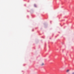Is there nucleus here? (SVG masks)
Masks as SVG:
<instances>
[{"label": "nucleus", "instance_id": "1", "mask_svg": "<svg viewBox=\"0 0 74 74\" xmlns=\"http://www.w3.org/2000/svg\"><path fill=\"white\" fill-rule=\"evenodd\" d=\"M69 71H70V70H69V69H67V70H66V73H69Z\"/></svg>", "mask_w": 74, "mask_h": 74}, {"label": "nucleus", "instance_id": "2", "mask_svg": "<svg viewBox=\"0 0 74 74\" xmlns=\"http://www.w3.org/2000/svg\"><path fill=\"white\" fill-rule=\"evenodd\" d=\"M44 64L43 63H42L41 64V66H44Z\"/></svg>", "mask_w": 74, "mask_h": 74}, {"label": "nucleus", "instance_id": "3", "mask_svg": "<svg viewBox=\"0 0 74 74\" xmlns=\"http://www.w3.org/2000/svg\"><path fill=\"white\" fill-rule=\"evenodd\" d=\"M34 7H37V6H36V5H34Z\"/></svg>", "mask_w": 74, "mask_h": 74}, {"label": "nucleus", "instance_id": "4", "mask_svg": "<svg viewBox=\"0 0 74 74\" xmlns=\"http://www.w3.org/2000/svg\"><path fill=\"white\" fill-rule=\"evenodd\" d=\"M72 74H74V72H73V73H72Z\"/></svg>", "mask_w": 74, "mask_h": 74}]
</instances>
